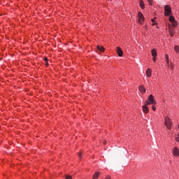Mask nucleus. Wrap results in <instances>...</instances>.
Wrapping results in <instances>:
<instances>
[{
    "mask_svg": "<svg viewBox=\"0 0 179 179\" xmlns=\"http://www.w3.org/2000/svg\"><path fill=\"white\" fill-rule=\"evenodd\" d=\"M165 125L167 129H171V126L173 125V122H171V119H170L169 116H166L165 117Z\"/></svg>",
    "mask_w": 179,
    "mask_h": 179,
    "instance_id": "obj_1",
    "label": "nucleus"
},
{
    "mask_svg": "<svg viewBox=\"0 0 179 179\" xmlns=\"http://www.w3.org/2000/svg\"><path fill=\"white\" fill-rule=\"evenodd\" d=\"M145 104L150 105V104H156V101H155V97L153 95H150L148 98V100L145 102Z\"/></svg>",
    "mask_w": 179,
    "mask_h": 179,
    "instance_id": "obj_2",
    "label": "nucleus"
},
{
    "mask_svg": "<svg viewBox=\"0 0 179 179\" xmlns=\"http://www.w3.org/2000/svg\"><path fill=\"white\" fill-rule=\"evenodd\" d=\"M164 15L165 16H170V15H171V7H170V6L169 5H166L164 6Z\"/></svg>",
    "mask_w": 179,
    "mask_h": 179,
    "instance_id": "obj_3",
    "label": "nucleus"
},
{
    "mask_svg": "<svg viewBox=\"0 0 179 179\" xmlns=\"http://www.w3.org/2000/svg\"><path fill=\"white\" fill-rule=\"evenodd\" d=\"M173 156L178 157L179 156V150L178 148L174 147L173 150Z\"/></svg>",
    "mask_w": 179,
    "mask_h": 179,
    "instance_id": "obj_4",
    "label": "nucleus"
},
{
    "mask_svg": "<svg viewBox=\"0 0 179 179\" xmlns=\"http://www.w3.org/2000/svg\"><path fill=\"white\" fill-rule=\"evenodd\" d=\"M143 111L145 114H148V113H149V108H148V104L145 103V105L143 106Z\"/></svg>",
    "mask_w": 179,
    "mask_h": 179,
    "instance_id": "obj_5",
    "label": "nucleus"
},
{
    "mask_svg": "<svg viewBox=\"0 0 179 179\" xmlns=\"http://www.w3.org/2000/svg\"><path fill=\"white\" fill-rule=\"evenodd\" d=\"M117 55H119L120 57H122V55H124L122 50H121V48L120 47L117 48Z\"/></svg>",
    "mask_w": 179,
    "mask_h": 179,
    "instance_id": "obj_6",
    "label": "nucleus"
},
{
    "mask_svg": "<svg viewBox=\"0 0 179 179\" xmlns=\"http://www.w3.org/2000/svg\"><path fill=\"white\" fill-rule=\"evenodd\" d=\"M143 19H144L143 14H142V13L141 12H138V20L139 22H141V23L143 22Z\"/></svg>",
    "mask_w": 179,
    "mask_h": 179,
    "instance_id": "obj_7",
    "label": "nucleus"
},
{
    "mask_svg": "<svg viewBox=\"0 0 179 179\" xmlns=\"http://www.w3.org/2000/svg\"><path fill=\"white\" fill-rule=\"evenodd\" d=\"M138 90L141 92V93H146V90L145 89V87L143 85H140L138 87Z\"/></svg>",
    "mask_w": 179,
    "mask_h": 179,
    "instance_id": "obj_8",
    "label": "nucleus"
},
{
    "mask_svg": "<svg viewBox=\"0 0 179 179\" xmlns=\"http://www.w3.org/2000/svg\"><path fill=\"white\" fill-rule=\"evenodd\" d=\"M146 75L148 78H150V76H152V69H148L146 71Z\"/></svg>",
    "mask_w": 179,
    "mask_h": 179,
    "instance_id": "obj_9",
    "label": "nucleus"
},
{
    "mask_svg": "<svg viewBox=\"0 0 179 179\" xmlns=\"http://www.w3.org/2000/svg\"><path fill=\"white\" fill-rule=\"evenodd\" d=\"M96 50L99 52H104V48L103 46H96Z\"/></svg>",
    "mask_w": 179,
    "mask_h": 179,
    "instance_id": "obj_10",
    "label": "nucleus"
},
{
    "mask_svg": "<svg viewBox=\"0 0 179 179\" xmlns=\"http://www.w3.org/2000/svg\"><path fill=\"white\" fill-rule=\"evenodd\" d=\"M100 176V172H96L94 176H92L93 179H97L99 178V176Z\"/></svg>",
    "mask_w": 179,
    "mask_h": 179,
    "instance_id": "obj_11",
    "label": "nucleus"
},
{
    "mask_svg": "<svg viewBox=\"0 0 179 179\" xmlns=\"http://www.w3.org/2000/svg\"><path fill=\"white\" fill-rule=\"evenodd\" d=\"M152 57H157V52H156V49H152L151 50Z\"/></svg>",
    "mask_w": 179,
    "mask_h": 179,
    "instance_id": "obj_12",
    "label": "nucleus"
},
{
    "mask_svg": "<svg viewBox=\"0 0 179 179\" xmlns=\"http://www.w3.org/2000/svg\"><path fill=\"white\" fill-rule=\"evenodd\" d=\"M140 6L141 9H145V3H143V1L141 0L140 1Z\"/></svg>",
    "mask_w": 179,
    "mask_h": 179,
    "instance_id": "obj_13",
    "label": "nucleus"
},
{
    "mask_svg": "<svg viewBox=\"0 0 179 179\" xmlns=\"http://www.w3.org/2000/svg\"><path fill=\"white\" fill-rule=\"evenodd\" d=\"M169 22H171L172 23H174V22H176V18H174V17H173V16H170L169 17Z\"/></svg>",
    "mask_w": 179,
    "mask_h": 179,
    "instance_id": "obj_14",
    "label": "nucleus"
},
{
    "mask_svg": "<svg viewBox=\"0 0 179 179\" xmlns=\"http://www.w3.org/2000/svg\"><path fill=\"white\" fill-rule=\"evenodd\" d=\"M178 50H179L178 45H175L174 50L176 51V52H178Z\"/></svg>",
    "mask_w": 179,
    "mask_h": 179,
    "instance_id": "obj_15",
    "label": "nucleus"
},
{
    "mask_svg": "<svg viewBox=\"0 0 179 179\" xmlns=\"http://www.w3.org/2000/svg\"><path fill=\"white\" fill-rule=\"evenodd\" d=\"M165 59H166L167 64H169V55H165Z\"/></svg>",
    "mask_w": 179,
    "mask_h": 179,
    "instance_id": "obj_16",
    "label": "nucleus"
},
{
    "mask_svg": "<svg viewBox=\"0 0 179 179\" xmlns=\"http://www.w3.org/2000/svg\"><path fill=\"white\" fill-rule=\"evenodd\" d=\"M175 139L176 142H179V134L176 136Z\"/></svg>",
    "mask_w": 179,
    "mask_h": 179,
    "instance_id": "obj_17",
    "label": "nucleus"
},
{
    "mask_svg": "<svg viewBox=\"0 0 179 179\" xmlns=\"http://www.w3.org/2000/svg\"><path fill=\"white\" fill-rule=\"evenodd\" d=\"M149 5H153V0H148Z\"/></svg>",
    "mask_w": 179,
    "mask_h": 179,
    "instance_id": "obj_18",
    "label": "nucleus"
},
{
    "mask_svg": "<svg viewBox=\"0 0 179 179\" xmlns=\"http://www.w3.org/2000/svg\"><path fill=\"white\" fill-rule=\"evenodd\" d=\"M66 179H72V176H71L69 175H66Z\"/></svg>",
    "mask_w": 179,
    "mask_h": 179,
    "instance_id": "obj_19",
    "label": "nucleus"
},
{
    "mask_svg": "<svg viewBox=\"0 0 179 179\" xmlns=\"http://www.w3.org/2000/svg\"><path fill=\"white\" fill-rule=\"evenodd\" d=\"M43 61H45V62H48V59L47 57H44Z\"/></svg>",
    "mask_w": 179,
    "mask_h": 179,
    "instance_id": "obj_20",
    "label": "nucleus"
},
{
    "mask_svg": "<svg viewBox=\"0 0 179 179\" xmlns=\"http://www.w3.org/2000/svg\"><path fill=\"white\" fill-rule=\"evenodd\" d=\"M153 62H156V57H152Z\"/></svg>",
    "mask_w": 179,
    "mask_h": 179,
    "instance_id": "obj_21",
    "label": "nucleus"
},
{
    "mask_svg": "<svg viewBox=\"0 0 179 179\" xmlns=\"http://www.w3.org/2000/svg\"><path fill=\"white\" fill-rule=\"evenodd\" d=\"M153 111H156V108L155 106H152Z\"/></svg>",
    "mask_w": 179,
    "mask_h": 179,
    "instance_id": "obj_22",
    "label": "nucleus"
},
{
    "mask_svg": "<svg viewBox=\"0 0 179 179\" xmlns=\"http://www.w3.org/2000/svg\"><path fill=\"white\" fill-rule=\"evenodd\" d=\"M111 178L110 176H106L105 179H110Z\"/></svg>",
    "mask_w": 179,
    "mask_h": 179,
    "instance_id": "obj_23",
    "label": "nucleus"
},
{
    "mask_svg": "<svg viewBox=\"0 0 179 179\" xmlns=\"http://www.w3.org/2000/svg\"><path fill=\"white\" fill-rule=\"evenodd\" d=\"M155 19H156V17H155L154 19H152V22H155Z\"/></svg>",
    "mask_w": 179,
    "mask_h": 179,
    "instance_id": "obj_24",
    "label": "nucleus"
},
{
    "mask_svg": "<svg viewBox=\"0 0 179 179\" xmlns=\"http://www.w3.org/2000/svg\"><path fill=\"white\" fill-rule=\"evenodd\" d=\"M173 26L176 27V26H177V24L173 23Z\"/></svg>",
    "mask_w": 179,
    "mask_h": 179,
    "instance_id": "obj_25",
    "label": "nucleus"
},
{
    "mask_svg": "<svg viewBox=\"0 0 179 179\" xmlns=\"http://www.w3.org/2000/svg\"><path fill=\"white\" fill-rule=\"evenodd\" d=\"M156 24V23H152V26H155Z\"/></svg>",
    "mask_w": 179,
    "mask_h": 179,
    "instance_id": "obj_26",
    "label": "nucleus"
},
{
    "mask_svg": "<svg viewBox=\"0 0 179 179\" xmlns=\"http://www.w3.org/2000/svg\"><path fill=\"white\" fill-rule=\"evenodd\" d=\"M82 155L81 154H79V157H81Z\"/></svg>",
    "mask_w": 179,
    "mask_h": 179,
    "instance_id": "obj_27",
    "label": "nucleus"
},
{
    "mask_svg": "<svg viewBox=\"0 0 179 179\" xmlns=\"http://www.w3.org/2000/svg\"><path fill=\"white\" fill-rule=\"evenodd\" d=\"M171 36H173V33H171Z\"/></svg>",
    "mask_w": 179,
    "mask_h": 179,
    "instance_id": "obj_28",
    "label": "nucleus"
},
{
    "mask_svg": "<svg viewBox=\"0 0 179 179\" xmlns=\"http://www.w3.org/2000/svg\"><path fill=\"white\" fill-rule=\"evenodd\" d=\"M171 68L173 69V65H171Z\"/></svg>",
    "mask_w": 179,
    "mask_h": 179,
    "instance_id": "obj_29",
    "label": "nucleus"
},
{
    "mask_svg": "<svg viewBox=\"0 0 179 179\" xmlns=\"http://www.w3.org/2000/svg\"><path fill=\"white\" fill-rule=\"evenodd\" d=\"M46 65H48V62H46Z\"/></svg>",
    "mask_w": 179,
    "mask_h": 179,
    "instance_id": "obj_30",
    "label": "nucleus"
},
{
    "mask_svg": "<svg viewBox=\"0 0 179 179\" xmlns=\"http://www.w3.org/2000/svg\"><path fill=\"white\" fill-rule=\"evenodd\" d=\"M104 145H106V141L103 143Z\"/></svg>",
    "mask_w": 179,
    "mask_h": 179,
    "instance_id": "obj_31",
    "label": "nucleus"
},
{
    "mask_svg": "<svg viewBox=\"0 0 179 179\" xmlns=\"http://www.w3.org/2000/svg\"><path fill=\"white\" fill-rule=\"evenodd\" d=\"M178 129H179V124H178Z\"/></svg>",
    "mask_w": 179,
    "mask_h": 179,
    "instance_id": "obj_32",
    "label": "nucleus"
}]
</instances>
